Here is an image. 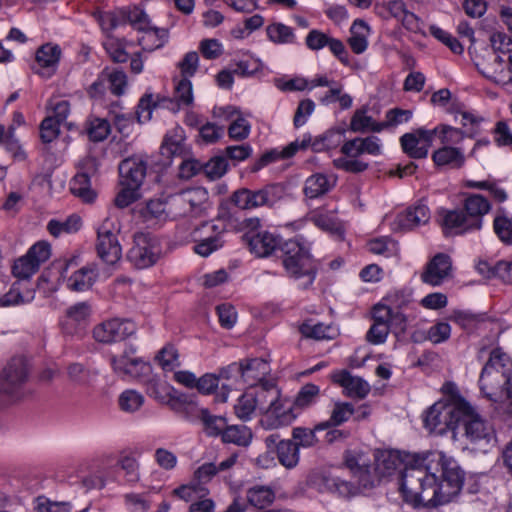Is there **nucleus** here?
<instances>
[{"instance_id": "3", "label": "nucleus", "mask_w": 512, "mask_h": 512, "mask_svg": "<svg viewBox=\"0 0 512 512\" xmlns=\"http://www.w3.org/2000/svg\"><path fill=\"white\" fill-rule=\"evenodd\" d=\"M491 209L490 202L480 194L469 195L464 201L463 210L447 211L442 220L446 235L463 234L480 230L483 216Z\"/></svg>"}, {"instance_id": "6", "label": "nucleus", "mask_w": 512, "mask_h": 512, "mask_svg": "<svg viewBox=\"0 0 512 512\" xmlns=\"http://www.w3.org/2000/svg\"><path fill=\"white\" fill-rule=\"evenodd\" d=\"M284 195V185L272 183L258 190L240 188L232 193L231 202L241 210H252L260 207L272 208Z\"/></svg>"}, {"instance_id": "58", "label": "nucleus", "mask_w": 512, "mask_h": 512, "mask_svg": "<svg viewBox=\"0 0 512 512\" xmlns=\"http://www.w3.org/2000/svg\"><path fill=\"white\" fill-rule=\"evenodd\" d=\"M167 214L166 203L161 199H153L148 201L146 207L142 210V215L146 220L164 219Z\"/></svg>"}, {"instance_id": "27", "label": "nucleus", "mask_w": 512, "mask_h": 512, "mask_svg": "<svg viewBox=\"0 0 512 512\" xmlns=\"http://www.w3.org/2000/svg\"><path fill=\"white\" fill-rule=\"evenodd\" d=\"M141 32L143 35L138 39V44L147 52L162 48L168 39V30L164 28L149 26Z\"/></svg>"}, {"instance_id": "44", "label": "nucleus", "mask_w": 512, "mask_h": 512, "mask_svg": "<svg viewBox=\"0 0 512 512\" xmlns=\"http://www.w3.org/2000/svg\"><path fill=\"white\" fill-rule=\"evenodd\" d=\"M203 174L210 180L220 179L228 170V162L224 155H218L203 163Z\"/></svg>"}, {"instance_id": "55", "label": "nucleus", "mask_w": 512, "mask_h": 512, "mask_svg": "<svg viewBox=\"0 0 512 512\" xmlns=\"http://www.w3.org/2000/svg\"><path fill=\"white\" fill-rule=\"evenodd\" d=\"M61 123L57 122L55 118L47 116L40 125V138L44 143H51L55 140L59 133Z\"/></svg>"}, {"instance_id": "35", "label": "nucleus", "mask_w": 512, "mask_h": 512, "mask_svg": "<svg viewBox=\"0 0 512 512\" xmlns=\"http://www.w3.org/2000/svg\"><path fill=\"white\" fill-rule=\"evenodd\" d=\"M319 395V386L313 383H307L301 387L292 403L296 411L299 413V411L307 409L313 404H315L317 399L319 398Z\"/></svg>"}, {"instance_id": "13", "label": "nucleus", "mask_w": 512, "mask_h": 512, "mask_svg": "<svg viewBox=\"0 0 512 512\" xmlns=\"http://www.w3.org/2000/svg\"><path fill=\"white\" fill-rule=\"evenodd\" d=\"M96 250L99 258L105 263L113 265L120 260L121 246L116 235L103 223L97 232Z\"/></svg>"}, {"instance_id": "12", "label": "nucleus", "mask_w": 512, "mask_h": 512, "mask_svg": "<svg viewBox=\"0 0 512 512\" xmlns=\"http://www.w3.org/2000/svg\"><path fill=\"white\" fill-rule=\"evenodd\" d=\"M27 375V367L23 359H12L3 370L0 390L7 395L14 396L26 381Z\"/></svg>"}, {"instance_id": "62", "label": "nucleus", "mask_w": 512, "mask_h": 512, "mask_svg": "<svg viewBox=\"0 0 512 512\" xmlns=\"http://www.w3.org/2000/svg\"><path fill=\"white\" fill-rule=\"evenodd\" d=\"M315 109V103L311 99H304L299 102L296 109L293 123L296 128L303 126L307 118L313 113Z\"/></svg>"}, {"instance_id": "18", "label": "nucleus", "mask_w": 512, "mask_h": 512, "mask_svg": "<svg viewBox=\"0 0 512 512\" xmlns=\"http://www.w3.org/2000/svg\"><path fill=\"white\" fill-rule=\"evenodd\" d=\"M135 348L130 346L121 355L111 357V365L116 373L138 377L148 370V365L138 357H134Z\"/></svg>"}, {"instance_id": "31", "label": "nucleus", "mask_w": 512, "mask_h": 512, "mask_svg": "<svg viewBox=\"0 0 512 512\" xmlns=\"http://www.w3.org/2000/svg\"><path fill=\"white\" fill-rule=\"evenodd\" d=\"M199 421L202 424L203 432L209 437L221 436L226 428V418L213 415L208 409H201Z\"/></svg>"}, {"instance_id": "23", "label": "nucleus", "mask_w": 512, "mask_h": 512, "mask_svg": "<svg viewBox=\"0 0 512 512\" xmlns=\"http://www.w3.org/2000/svg\"><path fill=\"white\" fill-rule=\"evenodd\" d=\"M265 414L275 419L276 426L289 425L298 416V412L293 403L287 398H282L281 395L278 397L277 401L273 402V405Z\"/></svg>"}, {"instance_id": "7", "label": "nucleus", "mask_w": 512, "mask_h": 512, "mask_svg": "<svg viewBox=\"0 0 512 512\" xmlns=\"http://www.w3.org/2000/svg\"><path fill=\"white\" fill-rule=\"evenodd\" d=\"M460 419V430L471 443L484 447V451L496 441L493 427L465 400Z\"/></svg>"}, {"instance_id": "51", "label": "nucleus", "mask_w": 512, "mask_h": 512, "mask_svg": "<svg viewBox=\"0 0 512 512\" xmlns=\"http://www.w3.org/2000/svg\"><path fill=\"white\" fill-rule=\"evenodd\" d=\"M429 31L432 36H434L436 39L441 41L443 44H445L449 49L455 53V54H462L463 53V45L459 42V40L455 37H453L450 33L447 31L441 29L438 26L431 25L429 27Z\"/></svg>"}, {"instance_id": "41", "label": "nucleus", "mask_w": 512, "mask_h": 512, "mask_svg": "<svg viewBox=\"0 0 512 512\" xmlns=\"http://www.w3.org/2000/svg\"><path fill=\"white\" fill-rule=\"evenodd\" d=\"M86 131L91 141L101 142L108 137L111 127L106 119L91 118L87 121Z\"/></svg>"}, {"instance_id": "56", "label": "nucleus", "mask_w": 512, "mask_h": 512, "mask_svg": "<svg viewBox=\"0 0 512 512\" xmlns=\"http://www.w3.org/2000/svg\"><path fill=\"white\" fill-rule=\"evenodd\" d=\"M156 359L166 371H172L176 366L180 365L178 362V352L174 346H165L158 353Z\"/></svg>"}, {"instance_id": "54", "label": "nucleus", "mask_w": 512, "mask_h": 512, "mask_svg": "<svg viewBox=\"0 0 512 512\" xmlns=\"http://www.w3.org/2000/svg\"><path fill=\"white\" fill-rule=\"evenodd\" d=\"M174 94L178 105H191L194 99L191 81L188 78H181L175 85Z\"/></svg>"}, {"instance_id": "39", "label": "nucleus", "mask_w": 512, "mask_h": 512, "mask_svg": "<svg viewBox=\"0 0 512 512\" xmlns=\"http://www.w3.org/2000/svg\"><path fill=\"white\" fill-rule=\"evenodd\" d=\"M403 151L411 158L422 159L427 157V146H421L416 134L406 133L400 138Z\"/></svg>"}, {"instance_id": "32", "label": "nucleus", "mask_w": 512, "mask_h": 512, "mask_svg": "<svg viewBox=\"0 0 512 512\" xmlns=\"http://www.w3.org/2000/svg\"><path fill=\"white\" fill-rule=\"evenodd\" d=\"M221 439L224 443H232L238 446H248L252 439L251 430L244 425H228L224 429Z\"/></svg>"}, {"instance_id": "61", "label": "nucleus", "mask_w": 512, "mask_h": 512, "mask_svg": "<svg viewBox=\"0 0 512 512\" xmlns=\"http://www.w3.org/2000/svg\"><path fill=\"white\" fill-rule=\"evenodd\" d=\"M216 310L219 317V322L222 327L230 329L235 325L237 313L235 308L231 304H220L217 306Z\"/></svg>"}, {"instance_id": "42", "label": "nucleus", "mask_w": 512, "mask_h": 512, "mask_svg": "<svg viewBox=\"0 0 512 512\" xmlns=\"http://www.w3.org/2000/svg\"><path fill=\"white\" fill-rule=\"evenodd\" d=\"M273 491L264 486L253 487L247 492V499L249 503L259 509H263L274 500Z\"/></svg>"}, {"instance_id": "21", "label": "nucleus", "mask_w": 512, "mask_h": 512, "mask_svg": "<svg viewBox=\"0 0 512 512\" xmlns=\"http://www.w3.org/2000/svg\"><path fill=\"white\" fill-rule=\"evenodd\" d=\"M336 185V178L323 173L309 176L304 183L303 192L309 199H316L326 195Z\"/></svg>"}, {"instance_id": "5", "label": "nucleus", "mask_w": 512, "mask_h": 512, "mask_svg": "<svg viewBox=\"0 0 512 512\" xmlns=\"http://www.w3.org/2000/svg\"><path fill=\"white\" fill-rule=\"evenodd\" d=\"M278 257L282 260L289 277L296 280L306 277L307 281L303 284L305 289L312 285L318 268L309 250L302 243L296 239L284 241Z\"/></svg>"}, {"instance_id": "19", "label": "nucleus", "mask_w": 512, "mask_h": 512, "mask_svg": "<svg viewBox=\"0 0 512 512\" xmlns=\"http://www.w3.org/2000/svg\"><path fill=\"white\" fill-rule=\"evenodd\" d=\"M430 220L429 208L422 202L408 208L404 213L397 216L399 229L410 231L420 225L428 223Z\"/></svg>"}, {"instance_id": "59", "label": "nucleus", "mask_w": 512, "mask_h": 512, "mask_svg": "<svg viewBox=\"0 0 512 512\" xmlns=\"http://www.w3.org/2000/svg\"><path fill=\"white\" fill-rule=\"evenodd\" d=\"M451 327L447 322H438L431 326L427 332V339L438 344L449 339Z\"/></svg>"}, {"instance_id": "48", "label": "nucleus", "mask_w": 512, "mask_h": 512, "mask_svg": "<svg viewBox=\"0 0 512 512\" xmlns=\"http://www.w3.org/2000/svg\"><path fill=\"white\" fill-rule=\"evenodd\" d=\"M80 218L77 216H70L66 221L59 222L57 220H50L47 229L51 235L58 237L62 232L72 233L80 228Z\"/></svg>"}, {"instance_id": "29", "label": "nucleus", "mask_w": 512, "mask_h": 512, "mask_svg": "<svg viewBox=\"0 0 512 512\" xmlns=\"http://www.w3.org/2000/svg\"><path fill=\"white\" fill-rule=\"evenodd\" d=\"M69 189L85 203H92L96 198V193L91 188L90 176L85 172H79L71 179Z\"/></svg>"}, {"instance_id": "17", "label": "nucleus", "mask_w": 512, "mask_h": 512, "mask_svg": "<svg viewBox=\"0 0 512 512\" xmlns=\"http://www.w3.org/2000/svg\"><path fill=\"white\" fill-rule=\"evenodd\" d=\"M451 269V258L447 254L438 253L427 263L421 275L422 281L432 286H439L448 278Z\"/></svg>"}, {"instance_id": "20", "label": "nucleus", "mask_w": 512, "mask_h": 512, "mask_svg": "<svg viewBox=\"0 0 512 512\" xmlns=\"http://www.w3.org/2000/svg\"><path fill=\"white\" fill-rule=\"evenodd\" d=\"M333 380L341 385L350 397L363 399L370 392V386L365 380L351 375L347 370H342L334 374Z\"/></svg>"}, {"instance_id": "4", "label": "nucleus", "mask_w": 512, "mask_h": 512, "mask_svg": "<svg viewBox=\"0 0 512 512\" xmlns=\"http://www.w3.org/2000/svg\"><path fill=\"white\" fill-rule=\"evenodd\" d=\"M464 407L465 399L460 396H454L450 401H438L425 412L424 426L437 435L450 431L452 438L457 440Z\"/></svg>"}, {"instance_id": "37", "label": "nucleus", "mask_w": 512, "mask_h": 512, "mask_svg": "<svg viewBox=\"0 0 512 512\" xmlns=\"http://www.w3.org/2000/svg\"><path fill=\"white\" fill-rule=\"evenodd\" d=\"M0 144L5 146L15 161H24L26 159L27 155L19 141L14 137V128L12 126L6 132L5 126L0 125Z\"/></svg>"}, {"instance_id": "45", "label": "nucleus", "mask_w": 512, "mask_h": 512, "mask_svg": "<svg viewBox=\"0 0 512 512\" xmlns=\"http://www.w3.org/2000/svg\"><path fill=\"white\" fill-rule=\"evenodd\" d=\"M358 27L368 30V25L363 20H355L351 27V36L348 43L354 53L361 54L367 49L368 41L365 35L356 32Z\"/></svg>"}, {"instance_id": "49", "label": "nucleus", "mask_w": 512, "mask_h": 512, "mask_svg": "<svg viewBox=\"0 0 512 512\" xmlns=\"http://www.w3.org/2000/svg\"><path fill=\"white\" fill-rule=\"evenodd\" d=\"M222 232L223 228L214 236H209L201 240L194 246V251L203 257L209 256L211 253L223 246L224 241L222 239Z\"/></svg>"}, {"instance_id": "43", "label": "nucleus", "mask_w": 512, "mask_h": 512, "mask_svg": "<svg viewBox=\"0 0 512 512\" xmlns=\"http://www.w3.org/2000/svg\"><path fill=\"white\" fill-rule=\"evenodd\" d=\"M267 36L270 41L277 44L293 43L295 35L289 26L282 23H273L266 28Z\"/></svg>"}, {"instance_id": "1", "label": "nucleus", "mask_w": 512, "mask_h": 512, "mask_svg": "<svg viewBox=\"0 0 512 512\" xmlns=\"http://www.w3.org/2000/svg\"><path fill=\"white\" fill-rule=\"evenodd\" d=\"M346 466L358 478V486L372 487V471L379 477L390 476L403 466L399 477V489L403 500L414 507H437L451 502L461 491L464 471L452 457L439 451L421 454L398 450H376L374 467L364 455L348 456Z\"/></svg>"}, {"instance_id": "11", "label": "nucleus", "mask_w": 512, "mask_h": 512, "mask_svg": "<svg viewBox=\"0 0 512 512\" xmlns=\"http://www.w3.org/2000/svg\"><path fill=\"white\" fill-rule=\"evenodd\" d=\"M478 72L495 83L512 82V76L505 72L504 59L494 50H487L481 62H475Z\"/></svg>"}, {"instance_id": "8", "label": "nucleus", "mask_w": 512, "mask_h": 512, "mask_svg": "<svg viewBox=\"0 0 512 512\" xmlns=\"http://www.w3.org/2000/svg\"><path fill=\"white\" fill-rule=\"evenodd\" d=\"M162 249L157 236L140 232L134 236V246L128 252L129 261L138 269L154 265L160 258Z\"/></svg>"}, {"instance_id": "60", "label": "nucleus", "mask_w": 512, "mask_h": 512, "mask_svg": "<svg viewBox=\"0 0 512 512\" xmlns=\"http://www.w3.org/2000/svg\"><path fill=\"white\" fill-rule=\"evenodd\" d=\"M199 56L197 52L191 51L185 54L178 67L181 71L182 78L192 77L198 69Z\"/></svg>"}, {"instance_id": "38", "label": "nucleus", "mask_w": 512, "mask_h": 512, "mask_svg": "<svg viewBox=\"0 0 512 512\" xmlns=\"http://www.w3.org/2000/svg\"><path fill=\"white\" fill-rule=\"evenodd\" d=\"M300 332L307 338L324 340L332 338L333 328L321 322L314 323L312 320H308L300 326Z\"/></svg>"}, {"instance_id": "30", "label": "nucleus", "mask_w": 512, "mask_h": 512, "mask_svg": "<svg viewBox=\"0 0 512 512\" xmlns=\"http://www.w3.org/2000/svg\"><path fill=\"white\" fill-rule=\"evenodd\" d=\"M184 133L181 128H175L168 132L161 145V154L172 157L180 156L185 150Z\"/></svg>"}, {"instance_id": "24", "label": "nucleus", "mask_w": 512, "mask_h": 512, "mask_svg": "<svg viewBox=\"0 0 512 512\" xmlns=\"http://www.w3.org/2000/svg\"><path fill=\"white\" fill-rule=\"evenodd\" d=\"M432 159L437 166H448L459 169L465 163V156L459 148L445 145L432 154Z\"/></svg>"}, {"instance_id": "10", "label": "nucleus", "mask_w": 512, "mask_h": 512, "mask_svg": "<svg viewBox=\"0 0 512 512\" xmlns=\"http://www.w3.org/2000/svg\"><path fill=\"white\" fill-rule=\"evenodd\" d=\"M308 482L309 485L318 492L336 493L341 497L347 498L354 496L359 489L354 483L326 472L313 473L309 477Z\"/></svg>"}, {"instance_id": "16", "label": "nucleus", "mask_w": 512, "mask_h": 512, "mask_svg": "<svg viewBox=\"0 0 512 512\" xmlns=\"http://www.w3.org/2000/svg\"><path fill=\"white\" fill-rule=\"evenodd\" d=\"M146 171L147 163L141 157L124 159L119 165L122 185L139 189L145 179Z\"/></svg>"}, {"instance_id": "28", "label": "nucleus", "mask_w": 512, "mask_h": 512, "mask_svg": "<svg viewBox=\"0 0 512 512\" xmlns=\"http://www.w3.org/2000/svg\"><path fill=\"white\" fill-rule=\"evenodd\" d=\"M354 414V407L348 402H336L332 409L330 418L316 425V430H326L340 426L350 419Z\"/></svg>"}, {"instance_id": "53", "label": "nucleus", "mask_w": 512, "mask_h": 512, "mask_svg": "<svg viewBox=\"0 0 512 512\" xmlns=\"http://www.w3.org/2000/svg\"><path fill=\"white\" fill-rule=\"evenodd\" d=\"M234 408L237 417L242 420H248L250 419L255 409H258V406L253 395L246 393L238 399V402Z\"/></svg>"}, {"instance_id": "25", "label": "nucleus", "mask_w": 512, "mask_h": 512, "mask_svg": "<svg viewBox=\"0 0 512 512\" xmlns=\"http://www.w3.org/2000/svg\"><path fill=\"white\" fill-rule=\"evenodd\" d=\"M97 276L95 265L84 266L68 278V288L76 292L86 291L92 287Z\"/></svg>"}, {"instance_id": "2", "label": "nucleus", "mask_w": 512, "mask_h": 512, "mask_svg": "<svg viewBox=\"0 0 512 512\" xmlns=\"http://www.w3.org/2000/svg\"><path fill=\"white\" fill-rule=\"evenodd\" d=\"M508 357L499 349L490 353L482 369L480 390L491 402L499 404L503 412L512 416V371L506 369Z\"/></svg>"}, {"instance_id": "26", "label": "nucleus", "mask_w": 512, "mask_h": 512, "mask_svg": "<svg viewBox=\"0 0 512 512\" xmlns=\"http://www.w3.org/2000/svg\"><path fill=\"white\" fill-rule=\"evenodd\" d=\"M280 390L273 381H263L259 383L255 394H252L258 409L262 413H266L271 408L273 402L277 401L280 396Z\"/></svg>"}, {"instance_id": "57", "label": "nucleus", "mask_w": 512, "mask_h": 512, "mask_svg": "<svg viewBox=\"0 0 512 512\" xmlns=\"http://www.w3.org/2000/svg\"><path fill=\"white\" fill-rule=\"evenodd\" d=\"M203 163L195 158H186L179 165L178 176L182 180H189L199 173H203Z\"/></svg>"}, {"instance_id": "64", "label": "nucleus", "mask_w": 512, "mask_h": 512, "mask_svg": "<svg viewBox=\"0 0 512 512\" xmlns=\"http://www.w3.org/2000/svg\"><path fill=\"white\" fill-rule=\"evenodd\" d=\"M249 133L250 124L241 117L233 121L228 128L229 137L236 141L246 139L249 136Z\"/></svg>"}, {"instance_id": "46", "label": "nucleus", "mask_w": 512, "mask_h": 512, "mask_svg": "<svg viewBox=\"0 0 512 512\" xmlns=\"http://www.w3.org/2000/svg\"><path fill=\"white\" fill-rule=\"evenodd\" d=\"M316 425L313 429L305 428V427H295L292 430V439L294 444L303 448H310L317 444L318 439L316 437Z\"/></svg>"}, {"instance_id": "33", "label": "nucleus", "mask_w": 512, "mask_h": 512, "mask_svg": "<svg viewBox=\"0 0 512 512\" xmlns=\"http://www.w3.org/2000/svg\"><path fill=\"white\" fill-rule=\"evenodd\" d=\"M493 231L503 244L512 245V217L502 208L497 210L494 217Z\"/></svg>"}, {"instance_id": "40", "label": "nucleus", "mask_w": 512, "mask_h": 512, "mask_svg": "<svg viewBox=\"0 0 512 512\" xmlns=\"http://www.w3.org/2000/svg\"><path fill=\"white\" fill-rule=\"evenodd\" d=\"M144 401V396L136 390H125L118 398V405L122 411L134 413L143 406Z\"/></svg>"}, {"instance_id": "9", "label": "nucleus", "mask_w": 512, "mask_h": 512, "mask_svg": "<svg viewBox=\"0 0 512 512\" xmlns=\"http://www.w3.org/2000/svg\"><path fill=\"white\" fill-rule=\"evenodd\" d=\"M136 324L130 319L114 318L97 325L93 330L96 341L113 343L125 340L136 332Z\"/></svg>"}, {"instance_id": "15", "label": "nucleus", "mask_w": 512, "mask_h": 512, "mask_svg": "<svg viewBox=\"0 0 512 512\" xmlns=\"http://www.w3.org/2000/svg\"><path fill=\"white\" fill-rule=\"evenodd\" d=\"M244 239L247 241L250 251L257 257H268L273 253L278 256L283 243L279 236L268 231L258 232L252 236L246 234Z\"/></svg>"}, {"instance_id": "34", "label": "nucleus", "mask_w": 512, "mask_h": 512, "mask_svg": "<svg viewBox=\"0 0 512 512\" xmlns=\"http://www.w3.org/2000/svg\"><path fill=\"white\" fill-rule=\"evenodd\" d=\"M277 458L286 468H294L299 462L298 445L293 440H282L277 444Z\"/></svg>"}, {"instance_id": "47", "label": "nucleus", "mask_w": 512, "mask_h": 512, "mask_svg": "<svg viewBox=\"0 0 512 512\" xmlns=\"http://www.w3.org/2000/svg\"><path fill=\"white\" fill-rule=\"evenodd\" d=\"M38 269L39 266H37V262L34 263V261L26 253V255L20 257L15 261L12 267V273L17 278L28 279L35 272H37Z\"/></svg>"}, {"instance_id": "52", "label": "nucleus", "mask_w": 512, "mask_h": 512, "mask_svg": "<svg viewBox=\"0 0 512 512\" xmlns=\"http://www.w3.org/2000/svg\"><path fill=\"white\" fill-rule=\"evenodd\" d=\"M123 22H129L137 30L142 31L149 27L148 15L138 7H134L129 11H121Z\"/></svg>"}, {"instance_id": "63", "label": "nucleus", "mask_w": 512, "mask_h": 512, "mask_svg": "<svg viewBox=\"0 0 512 512\" xmlns=\"http://www.w3.org/2000/svg\"><path fill=\"white\" fill-rule=\"evenodd\" d=\"M389 331L387 323L374 322L367 332L366 339L372 344H382L386 341Z\"/></svg>"}, {"instance_id": "22", "label": "nucleus", "mask_w": 512, "mask_h": 512, "mask_svg": "<svg viewBox=\"0 0 512 512\" xmlns=\"http://www.w3.org/2000/svg\"><path fill=\"white\" fill-rule=\"evenodd\" d=\"M242 380L250 386L266 381L264 377L269 373L268 363L261 358H255L241 362Z\"/></svg>"}, {"instance_id": "36", "label": "nucleus", "mask_w": 512, "mask_h": 512, "mask_svg": "<svg viewBox=\"0 0 512 512\" xmlns=\"http://www.w3.org/2000/svg\"><path fill=\"white\" fill-rule=\"evenodd\" d=\"M61 49L50 43L42 45L36 52V62L40 68H55L60 60Z\"/></svg>"}, {"instance_id": "14", "label": "nucleus", "mask_w": 512, "mask_h": 512, "mask_svg": "<svg viewBox=\"0 0 512 512\" xmlns=\"http://www.w3.org/2000/svg\"><path fill=\"white\" fill-rule=\"evenodd\" d=\"M171 201L181 206H188L183 209L182 214L200 216L207 209L208 192L205 188L197 187L171 197Z\"/></svg>"}, {"instance_id": "50", "label": "nucleus", "mask_w": 512, "mask_h": 512, "mask_svg": "<svg viewBox=\"0 0 512 512\" xmlns=\"http://www.w3.org/2000/svg\"><path fill=\"white\" fill-rule=\"evenodd\" d=\"M107 72V81L109 83V89L116 96H121L125 92L127 86V76L124 71L109 68H105Z\"/></svg>"}]
</instances>
